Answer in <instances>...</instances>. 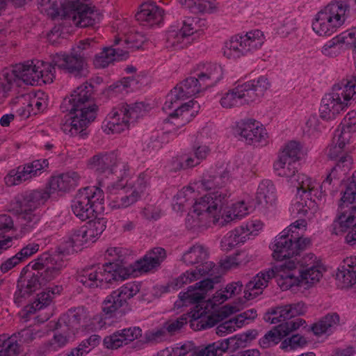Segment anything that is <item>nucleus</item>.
<instances>
[{"instance_id":"6ab92c4d","label":"nucleus","mask_w":356,"mask_h":356,"mask_svg":"<svg viewBox=\"0 0 356 356\" xmlns=\"http://www.w3.org/2000/svg\"><path fill=\"white\" fill-rule=\"evenodd\" d=\"M49 162L47 159L35 160L18 166L8 172L4 178L8 186H16L39 176Z\"/></svg>"},{"instance_id":"5701e85b","label":"nucleus","mask_w":356,"mask_h":356,"mask_svg":"<svg viewBox=\"0 0 356 356\" xmlns=\"http://www.w3.org/2000/svg\"><path fill=\"white\" fill-rule=\"evenodd\" d=\"M305 323V321L301 318L282 323L268 331L259 340V344L263 348H267L273 345L277 344L282 338L286 337L290 332L298 330Z\"/></svg>"},{"instance_id":"13d9d810","label":"nucleus","mask_w":356,"mask_h":356,"mask_svg":"<svg viewBox=\"0 0 356 356\" xmlns=\"http://www.w3.org/2000/svg\"><path fill=\"white\" fill-rule=\"evenodd\" d=\"M68 236L79 250L85 244L91 242L84 226L73 230Z\"/></svg>"},{"instance_id":"79ce46f5","label":"nucleus","mask_w":356,"mask_h":356,"mask_svg":"<svg viewBox=\"0 0 356 356\" xmlns=\"http://www.w3.org/2000/svg\"><path fill=\"white\" fill-rule=\"evenodd\" d=\"M209 255V252L207 247L196 243L184 253L182 260L187 265L198 264L208 259Z\"/></svg>"},{"instance_id":"f3484780","label":"nucleus","mask_w":356,"mask_h":356,"mask_svg":"<svg viewBox=\"0 0 356 356\" xmlns=\"http://www.w3.org/2000/svg\"><path fill=\"white\" fill-rule=\"evenodd\" d=\"M54 68L57 67L65 72L76 77H86L89 74L86 58L72 51L71 54L59 53L54 56L51 63Z\"/></svg>"},{"instance_id":"b1692460","label":"nucleus","mask_w":356,"mask_h":356,"mask_svg":"<svg viewBox=\"0 0 356 356\" xmlns=\"http://www.w3.org/2000/svg\"><path fill=\"white\" fill-rule=\"evenodd\" d=\"M142 335L138 327H130L117 330L104 337L103 344L107 349L116 350L126 346Z\"/></svg>"},{"instance_id":"aec40b11","label":"nucleus","mask_w":356,"mask_h":356,"mask_svg":"<svg viewBox=\"0 0 356 356\" xmlns=\"http://www.w3.org/2000/svg\"><path fill=\"white\" fill-rule=\"evenodd\" d=\"M92 92L93 86L86 82L77 87L70 97L64 99L63 105L66 106L69 104L70 108L67 110L71 112L86 113L88 111H92L95 118L97 106L91 100Z\"/></svg>"},{"instance_id":"a878e982","label":"nucleus","mask_w":356,"mask_h":356,"mask_svg":"<svg viewBox=\"0 0 356 356\" xmlns=\"http://www.w3.org/2000/svg\"><path fill=\"white\" fill-rule=\"evenodd\" d=\"M350 31L341 33L327 41L321 47V54L327 58H336L350 49L353 40Z\"/></svg>"},{"instance_id":"8fccbe9b","label":"nucleus","mask_w":356,"mask_h":356,"mask_svg":"<svg viewBox=\"0 0 356 356\" xmlns=\"http://www.w3.org/2000/svg\"><path fill=\"white\" fill-rule=\"evenodd\" d=\"M229 339L220 340L200 348L197 356H221L228 348Z\"/></svg>"},{"instance_id":"c85d7f7f","label":"nucleus","mask_w":356,"mask_h":356,"mask_svg":"<svg viewBox=\"0 0 356 356\" xmlns=\"http://www.w3.org/2000/svg\"><path fill=\"white\" fill-rule=\"evenodd\" d=\"M196 76L205 90L216 86L222 79L223 71L216 63H203L198 65Z\"/></svg>"},{"instance_id":"2eb2a0df","label":"nucleus","mask_w":356,"mask_h":356,"mask_svg":"<svg viewBox=\"0 0 356 356\" xmlns=\"http://www.w3.org/2000/svg\"><path fill=\"white\" fill-rule=\"evenodd\" d=\"M235 133L248 145L265 146L268 143V134L264 126L253 118L236 122Z\"/></svg>"},{"instance_id":"2f4dec72","label":"nucleus","mask_w":356,"mask_h":356,"mask_svg":"<svg viewBox=\"0 0 356 356\" xmlns=\"http://www.w3.org/2000/svg\"><path fill=\"white\" fill-rule=\"evenodd\" d=\"M297 189L296 195L314 196L320 200L325 191H320V184L315 179L305 174L298 173L291 184Z\"/></svg>"},{"instance_id":"680f3d73","label":"nucleus","mask_w":356,"mask_h":356,"mask_svg":"<svg viewBox=\"0 0 356 356\" xmlns=\"http://www.w3.org/2000/svg\"><path fill=\"white\" fill-rule=\"evenodd\" d=\"M307 343L305 337L300 334H294L291 337L284 339L281 343V348L284 350H291L303 347Z\"/></svg>"},{"instance_id":"a18cd8bd","label":"nucleus","mask_w":356,"mask_h":356,"mask_svg":"<svg viewBox=\"0 0 356 356\" xmlns=\"http://www.w3.org/2000/svg\"><path fill=\"white\" fill-rule=\"evenodd\" d=\"M20 222V231L25 234L31 232L40 220V211H18Z\"/></svg>"},{"instance_id":"f8f14e48","label":"nucleus","mask_w":356,"mask_h":356,"mask_svg":"<svg viewBox=\"0 0 356 356\" xmlns=\"http://www.w3.org/2000/svg\"><path fill=\"white\" fill-rule=\"evenodd\" d=\"M15 72L17 79L31 86L52 83L55 77L52 65L39 60L18 64Z\"/></svg>"},{"instance_id":"412c9836","label":"nucleus","mask_w":356,"mask_h":356,"mask_svg":"<svg viewBox=\"0 0 356 356\" xmlns=\"http://www.w3.org/2000/svg\"><path fill=\"white\" fill-rule=\"evenodd\" d=\"M124 177H121L107 187L108 206L111 210L126 209L138 201L136 193L128 194L126 188L127 181H124Z\"/></svg>"},{"instance_id":"37998d69","label":"nucleus","mask_w":356,"mask_h":356,"mask_svg":"<svg viewBox=\"0 0 356 356\" xmlns=\"http://www.w3.org/2000/svg\"><path fill=\"white\" fill-rule=\"evenodd\" d=\"M248 239V235L244 232L243 227H238L223 236L220 246L222 250L227 252L238 244L244 243Z\"/></svg>"},{"instance_id":"052dcab7","label":"nucleus","mask_w":356,"mask_h":356,"mask_svg":"<svg viewBox=\"0 0 356 356\" xmlns=\"http://www.w3.org/2000/svg\"><path fill=\"white\" fill-rule=\"evenodd\" d=\"M195 189H197V188L195 186L194 184L193 186H188L187 187L183 188L180 191L177 193L175 196V200L176 204L179 206V209H181L186 202L195 197Z\"/></svg>"},{"instance_id":"09e8293b","label":"nucleus","mask_w":356,"mask_h":356,"mask_svg":"<svg viewBox=\"0 0 356 356\" xmlns=\"http://www.w3.org/2000/svg\"><path fill=\"white\" fill-rule=\"evenodd\" d=\"M99 215L95 214L93 219L84 226L91 242L95 241L106 227L107 220L105 218L99 217Z\"/></svg>"},{"instance_id":"f257e3e1","label":"nucleus","mask_w":356,"mask_h":356,"mask_svg":"<svg viewBox=\"0 0 356 356\" xmlns=\"http://www.w3.org/2000/svg\"><path fill=\"white\" fill-rule=\"evenodd\" d=\"M227 197V193L218 191L197 199L192 211L186 218V227L193 231H200L212 224L224 226L248 214V207L244 201L233 204L230 208L222 213Z\"/></svg>"},{"instance_id":"9d476101","label":"nucleus","mask_w":356,"mask_h":356,"mask_svg":"<svg viewBox=\"0 0 356 356\" xmlns=\"http://www.w3.org/2000/svg\"><path fill=\"white\" fill-rule=\"evenodd\" d=\"M104 193L97 186L86 187L79 191L72 202V210L81 220L92 218L104 211Z\"/></svg>"},{"instance_id":"7ed1b4c3","label":"nucleus","mask_w":356,"mask_h":356,"mask_svg":"<svg viewBox=\"0 0 356 356\" xmlns=\"http://www.w3.org/2000/svg\"><path fill=\"white\" fill-rule=\"evenodd\" d=\"M127 251L120 247L107 249L106 259L109 261L104 265L92 266L85 268L79 280L88 288H105L113 282L123 281L129 277V273L118 262H122Z\"/></svg>"},{"instance_id":"4468645a","label":"nucleus","mask_w":356,"mask_h":356,"mask_svg":"<svg viewBox=\"0 0 356 356\" xmlns=\"http://www.w3.org/2000/svg\"><path fill=\"white\" fill-rule=\"evenodd\" d=\"M298 225L305 226V220H297L277 236L271 245L273 257L276 260L289 259L297 254L293 247V239L298 238Z\"/></svg>"},{"instance_id":"f704fd0d","label":"nucleus","mask_w":356,"mask_h":356,"mask_svg":"<svg viewBox=\"0 0 356 356\" xmlns=\"http://www.w3.org/2000/svg\"><path fill=\"white\" fill-rule=\"evenodd\" d=\"M325 271V268L320 259L317 260V262H314L305 269L300 270L299 273L302 286L309 288L318 283Z\"/></svg>"},{"instance_id":"20e7f679","label":"nucleus","mask_w":356,"mask_h":356,"mask_svg":"<svg viewBox=\"0 0 356 356\" xmlns=\"http://www.w3.org/2000/svg\"><path fill=\"white\" fill-rule=\"evenodd\" d=\"M296 269L295 260H284L282 264L272 268L263 270L254 276L245 285L244 298L252 300L261 294L273 277L276 279L278 286L285 291L294 286H301V277L296 276L293 270Z\"/></svg>"},{"instance_id":"393cba45","label":"nucleus","mask_w":356,"mask_h":356,"mask_svg":"<svg viewBox=\"0 0 356 356\" xmlns=\"http://www.w3.org/2000/svg\"><path fill=\"white\" fill-rule=\"evenodd\" d=\"M74 340L73 334L62 327L60 330H56L51 339L38 346L35 356H47L50 353L58 352Z\"/></svg>"},{"instance_id":"6e6d98bb","label":"nucleus","mask_w":356,"mask_h":356,"mask_svg":"<svg viewBox=\"0 0 356 356\" xmlns=\"http://www.w3.org/2000/svg\"><path fill=\"white\" fill-rule=\"evenodd\" d=\"M248 254L245 252H241L235 255L226 257L220 261V266L225 269L228 270L236 268L238 266L245 264L248 259H247Z\"/></svg>"},{"instance_id":"4be33fe9","label":"nucleus","mask_w":356,"mask_h":356,"mask_svg":"<svg viewBox=\"0 0 356 356\" xmlns=\"http://www.w3.org/2000/svg\"><path fill=\"white\" fill-rule=\"evenodd\" d=\"M232 169L233 170V168L227 165L220 172H207L203 175L200 181L195 183V186H196L197 189L200 188L204 191L213 190L214 191L212 193L218 191L227 193L226 190L222 189V188L232 181V178L234 176Z\"/></svg>"},{"instance_id":"ea45409f","label":"nucleus","mask_w":356,"mask_h":356,"mask_svg":"<svg viewBox=\"0 0 356 356\" xmlns=\"http://www.w3.org/2000/svg\"><path fill=\"white\" fill-rule=\"evenodd\" d=\"M273 168L278 176L287 179L291 184L293 183V179L298 175L296 162L279 156L274 163Z\"/></svg>"},{"instance_id":"ddd939ff","label":"nucleus","mask_w":356,"mask_h":356,"mask_svg":"<svg viewBox=\"0 0 356 356\" xmlns=\"http://www.w3.org/2000/svg\"><path fill=\"white\" fill-rule=\"evenodd\" d=\"M88 166L98 174L115 175L118 179L127 175L129 170L128 162L114 152H101L88 161Z\"/></svg>"},{"instance_id":"0eeeda50","label":"nucleus","mask_w":356,"mask_h":356,"mask_svg":"<svg viewBox=\"0 0 356 356\" xmlns=\"http://www.w3.org/2000/svg\"><path fill=\"white\" fill-rule=\"evenodd\" d=\"M32 264L34 270L42 271L33 274L25 283L20 285L16 296L22 298L29 296L47 282L55 279L63 268V261L58 255L51 256L47 252L42 254Z\"/></svg>"},{"instance_id":"473e14b6","label":"nucleus","mask_w":356,"mask_h":356,"mask_svg":"<svg viewBox=\"0 0 356 356\" xmlns=\"http://www.w3.org/2000/svg\"><path fill=\"white\" fill-rule=\"evenodd\" d=\"M163 17V11L153 2H145L140 5L136 14V19L143 26H152L159 24Z\"/></svg>"},{"instance_id":"69168bd1","label":"nucleus","mask_w":356,"mask_h":356,"mask_svg":"<svg viewBox=\"0 0 356 356\" xmlns=\"http://www.w3.org/2000/svg\"><path fill=\"white\" fill-rule=\"evenodd\" d=\"M319 259L313 253H306L302 255L295 254L293 257L289 259V260H295L296 261V268H299L300 270H303L306 267H308L310 264L314 262H317V260Z\"/></svg>"},{"instance_id":"774afa93","label":"nucleus","mask_w":356,"mask_h":356,"mask_svg":"<svg viewBox=\"0 0 356 356\" xmlns=\"http://www.w3.org/2000/svg\"><path fill=\"white\" fill-rule=\"evenodd\" d=\"M344 146L340 145L337 143H332L329 148L328 156L332 159L338 160L340 163H345L350 160L349 156H348L344 152Z\"/></svg>"},{"instance_id":"0e129e2a","label":"nucleus","mask_w":356,"mask_h":356,"mask_svg":"<svg viewBox=\"0 0 356 356\" xmlns=\"http://www.w3.org/2000/svg\"><path fill=\"white\" fill-rule=\"evenodd\" d=\"M187 323V317L182 315L176 319H170L163 323L170 336L175 334Z\"/></svg>"},{"instance_id":"423d86ee","label":"nucleus","mask_w":356,"mask_h":356,"mask_svg":"<svg viewBox=\"0 0 356 356\" xmlns=\"http://www.w3.org/2000/svg\"><path fill=\"white\" fill-rule=\"evenodd\" d=\"M356 96V76H350L333 86L330 92L321 99L320 117L326 121L333 120L352 104Z\"/></svg>"},{"instance_id":"4c0bfd02","label":"nucleus","mask_w":356,"mask_h":356,"mask_svg":"<svg viewBox=\"0 0 356 356\" xmlns=\"http://www.w3.org/2000/svg\"><path fill=\"white\" fill-rule=\"evenodd\" d=\"M276 189L272 181L265 179L261 181L257 191V200L263 206L273 205L276 201Z\"/></svg>"},{"instance_id":"c756f323","label":"nucleus","mask_w":356,"mask_h":356,"mask_svg":"<svg viewBox=\"0 0 356 356\" xmlns=\"http://www.w3.org/2000/svg\"><path fill=\"white\" fill-rule=\"evenodd\" d=\"M70 113L72 116L62 124L61 129L64 133L72 136L81 132L89 123L95 120L92 111H88L86 113L70 111Z\"/></svg>"},{"instance_id":"c9c22d12","label":"nucleus","mask_w":356,"mask_h":356,"mask_svg":"<svg viewBox=\"0 0 356 356\" xmlns=\"http://www.w3.org/2000/svg\"><path fill=\"white\" fill-rule=\"evenodd\" d=\"M355 219H356V206L353 207L349 213L341 214L335 222V227H338L339 231L342 232H346L350 226H353L352 230L346 236V241L351 245H356V223L353 225Z\"/></svg>"},{"instance_id":"603ef678","label":"nucleus","mask_w":356,"mask_h":356,"mask_svg":"<svg viewBox=\"0 0 356 356\" xmlns=\"http://www.w3.org/2000/svg\"><path fill=\"white\" fill-rule=\"evenodd\" d=\"M146 41L145 36L138 32L131 33L120 42V47L123 50H127V54L129 50H136L142 47Z\"/></svg>"},{"instance_id":"58836bf2","label":"nucleus","mask_w":356,"mask_h":356,"mask_svg":"<svg viewBox=\"0 0 356 356\" xmlns=\"http://www.w3.org/2000/svg\"><path fill=\"white\" fill-rule=\"evenodd\" d=\"M340 317L337 313H330L314 323L312 330L316 336L330 334L339 325Z\"/></svg>"},{"instance_id":"a19ab883","label":"nucleus","mask_w":356,"mask_h":356,"mask_svg":"<svg viewBox=\"0 0 356 356\" xmlns=\"http://www.w3.org/2000/svg\"><path fill=\"white\" fill-rule=\"evenodd\" d=\"M314 196L296 195V202L292 205L293 212L300 216H306L316 212L317 204Z\"/></svg>"},{"instance_id":"cd10ccee","label":"nucleus","mask_w":356,"mask_h":356,"mask_svg":"<svg viewBox=\"0 0 356 356\" xmlns=\"http://www.w3.org/2000/svg\"><path fill=\"white\" fill-rule=\"evenodd\" d=\"M49 197L50 192L47 190L26 192L17 199L18 211H38V208L44 204Z\"/></svg>"},{"instance_id":"338daca9","label":"nucleus","mask_w":356,"mask_h":356,"mask_svg":"<svg viewBox=\"0 0 356 356\" xmlns=\"http://www.w3.org/2000/svg\"><path fill=\"white\" fill-rule=\"evenodd\" d=\"M343 203H356V172L353 174L352 181L347 185L341 197Z\"/></svg>"},{"instance_id":"72a5a7b5","label":"nucleus","mask_w":356,"mask_h":356,"mask_svg":"<svg viewBox=\"0 0 356 356\" xmlns=\"http://www.w3.org/2000/svg\"><path fill=\"white\" fill-rule=\"evenodd\" d=\"M81 179L80 175L74 171H69L53 177L49 181L50 193L54 191H67L79 184Z\"/></svg>"},{"instance_id":"4d7b16f0","label":"nucleus","mask_w":356,"mask_h":356,"mask_svg":"<svg viewBox=\"0 0 356 356\" xmlns=\"http://www.w3.org/2000/svg\"><path fill=\"white\" fill-rule=\"evenodd\" d=\"M140 289V284L136 282H128L116 289L118 294L127 304V300L136 296Z\"/></svg>"},{"instance_id":"de8ad7c7","label":"nucleus","mask_w":356,"mask_h":356,"mask_svg":"<svg viewBox=\"0 0 356 356\" xmlns=\"http://www.w3.org/2000/svg\"><path fill=\"white\" fill-rule=\"evenodd\" d=\"M86 317L83 309L77 308L69 310L66 320H65V325L63 327V329L68 332H72L73 337L75 336L76 332L78 331L81 321Z\"/></svg>"},{"instance_id":"e433bc0d","label":"nucleus","mask_w":356,"mask_h":356,"mask_svg":"<svg viewBox=\"0 0 356 356\" xmlns=\"http://www.w3.org/2000/svg\"><path fill=\"white\" fill-rule=\"evenodd\" d=\"M220 104L225 108H232L250 104L241 85L223 94Z\"/></svg>"},{"instance_id":"6e6552de","label":"nucleus","mask_w":356,"mask_h":356,"mask_svg":"<svg viewBox=\"0 0 356 356\" xmlns=\"http://www.w3.org/2000/svg\"><path fill=\"white\" fill-rule=\"evenodd\" d=\"M349 14L348 6L341 1H334L317 13L312 29L319 36L328 37L341 27Z\"/></svg>"},{"instance_id":"9b49d317","label":"nucleus","mask_w":356,"mask_h":356,"mask_svg":"<svg viewBox=\"0 0 356 356\" xmlns=\"http://www.w3.org/2000/svg\"><path fill=\"white\" fill-rule=\"evenodd\" d=\"M264 42L263 33L254 30L245 35H236L225 43L223 55L229 59H237L259 49Z\"/></svg>"},{"instance_id":"a211bd4d","label":"nucleus","mask_w":356,"mask_h":356,"mask_svg":"<svg viewBox=\"0 0 356 356\" xmlns=\"http://www.w3.org/2000/svg\"><path fill=\"white\" fill-rule=\"evenodd\" d=\"M67 9V17L76 26H94L101 19L97 10L80 0L68 1Z\"/></svg>"},{"instance_id":"7c9ffc66","label":"nucleus","mask_w":356,"mask_h":356,"mask_svg":"<svg viewBox=\"0 0 356 356\" xmlns=\"http://www.w3.org/2000/svg\"><path fill=\"white\" fill-rule=\"evenodd\" d=\"M246 99L249 104L256 102L264 95L267 90L270 87V83L268 79L264 76L248 81L241 85Z\"/></svg>"},{"instance_id":"e2e57ef3","label":"nucleus","mask_w":356,"mask_h":356,"mask_svg":"<svg viewBox=\"0 0 356 356\" xmlns=\"http://www.w3.org/2000/svg\"><path fill=\"white\" fill-rule=\"evenodd\" d=\"M95 44L94 38H87L80 40L76 46L72 49V51L81 54L86 58L87 56H89L92 53Z\"/></svg>"},{"instance_id":"39448f33","label":"nucleus","mask_w":356,"mask_h":356,"mask_svg":"<svg viewBox=\"0 0 356 356\" xmlns=\"http://www.w3.org/2000/svg\"><path fill=\"white\" fill-rule=\"evenodd\" d=\"M213 288V281L211 279L202 280L193 286L188 287L187 291L181 292L179 300L175 302L177 307L197 304L190 313L184 314L187 320L190 318L191 327L195 330H205L213 326L206 308L200 306V302L205 298L206 294Z\"/></svg>"},{"instance_id":"5fc2aeb1","label":"nucleus","mask_w":356,"mask_h":356,"mask_svg":"<svg viewBox=\"0 0 356 356\" xmlns=\"http://www.w3.org/2000/svg\"><path fill=\"white\" fill-rule=\"evenodd\" d=\"M273 316H266L265 320L270 321V323H277L282 321H285L293 318L289 305L277 307L270 313Z\"/></svg>"},{"instance_id":"c03bdc74","label":"nucleus","mask_w":356,"mask_h":356,"mask_svg":"<svg viewBox=\"0 0 356 356\" xmlns=\"http://www.w3.org/2000/svg\"><path fill=\"white\" fill-rule=\"evenodd\" d=\"M127 305L124 300L118 294L116 290L112 291L104 300L102 305V312L108 317H113L118 310Z\"/></svg>"},{"instance_id":"bf43d9fd","label":"nucleus","mask_w":356,"mask_h":356,"mask_svg":"<svg viewBox=\"0 0 356 356\" xmlns=\"http://www.w3.org/2000/svg\"><path fill=\"white\" fill-rule=\"evenodd\" d=\"M300 145L298 143L291 141L284 146L279 156L297 163V161L300 159Z\"/></svg>"},{"instance_id":"dca6fc26","label":"nucleus","mask_w":356,"mask_h":356,"mask_svg":"<svg viewBox=\"0 0 356 356\" xmlns=\"http://www.w3.org/2000/svg\"><path fill=\"white\" fill-rule=\"evenodd\" d=\"M196 21L188 18L183 21L178 28L171 27L166 33L165 46L172 50H178L187 47L193 40V34L197 32Z\"/></svg>"},{"instance_id":"49530a36","label":"nucleus","mask_w":356,"mask_h":356,"mask_svg":"<svg viewBox=\"0 0 356 356\" xmlns=\"http://www.w3.org/2000/svg\"><path fill=\"white\" fill-rule=\"evenodd\" d=\"M44 335V332L42 330L35 329L32 327H28L26 328L21 330L19 332L14 334L8 339H14L13 340L15 341V344L17 346V356L18 354L19 353V345L17 343V341H19V342L22 343H29L36 339L43 337Z\"/></svg>"},{"instance_id":"f03ea898","label":"nucleus","mask_w":356,"mask_h":356,"mask_svg":"<svg viewBox=\"0 0 356 356\" xmlns=\"http://www.w3.org/2000/svg\"><path fill=\"white\" fill-rule=\"evenodd\" d=\"M202 90H204V88L195 76L186 78L170 90L163 106V110L169 115L168 121L165 124L175 126V128L170 129L169 132L175 133L178 128L192 120L198 111L199 104L193 100L185 104H181V102Z\"/></svg>"},{"instance_id":"1a4fd4ad","label":"nucleus","mask_w":356,"mask_h":356,"mask_svg":"<svg viewBox=\"0 0 356 356\" xmlns=\"http://www.w3.org/2000/svg\"><path fill=\"white\" fill-rule=\"evenodd\" d=\"M146 111L143 102L119 105L107 115L102 127L104 131L108 134H120L129 129V126L143 116Z\"/></svg>"},{"instance_id":"3c124183","label":"nucleus","mask_w":356,"mask_h":356,"mask_svg":"<svg viewBox=\"0 0 356 356\" xmlns=\"http://www.w3.org/2000/svg\"><path fill=\"white\" fill-rule=\"evenodd\" d=\"M128 175V172L127 173ZM127 176L124 177V181H127V188H130L131 189V193H134L137 195V200H138L140 197L141 194L145 191L147 186L149 185V175L145 172L140 173L136 178L133 180H127L126 179Z\"/></svg>"},{"instance_id":"bb28decb","label":"nucleus","mask_w":356,"mask_h":356,"mask_svg":"<svg viewBox=\"0 0 356 356\" xmlns=\"http://www.w3.org/2000/svg\"><path fill=\"white\" fill-rule=\"evenodd\" d=\"M122 38H116L114 47H104L102 51L97 54L93 60L96 68H104L115 60H123L127 58V50H123L120 47Z\"/></svg>"},{"instance_id":"864d4df0","label":"nucleus","mask_w":356,"mask_h":356,"mask_svg":"<svg viewBox=\"0 0 356 356\" xmlns=\"http://www.w3.org/2000/svg\"><path fill=\"white\" fill-rule=\"evenodd\" d=\"M338 284L341 288H349L356 284V273L340 265L337 273Z\"/></svg>"}]
</instances>
